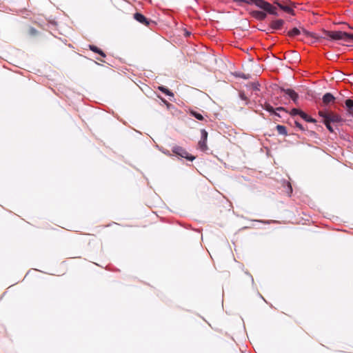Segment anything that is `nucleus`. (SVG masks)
Wrapping results in <instances>:
<instances>
[{
	"label": "nucleus",
	"instance_id": "23",
	"mask_svg": "<svg viewBox=\"0 0 353 353\" xmlns=\"http://www.w3.org/2000/svg\"><path fill=\"white\" fill-rule=\"evenodd\" d=\"M274 110H275V112H276V111H284V112H287V110H285V108H283V107H278V108H276V109H274Z\"/></svg>",
	"mask_w": 353,
	"mask_h": 353
},
{
	"label": "nucleus",
	"instance_id": "1",
	"mask_svg": "<svg viewBox=\"0 0 353 353\" xmlns=\"http://www.w3.org/2000/svg\"><path fill=\"white\" fill-rule=\"evenodd\" d=\"M318 114L322 118V122L331 133L336 134V130H339L337 124L344 121L341 115L330 110H319Z\"/></svg>",
	"mask_w": 353,
	"mask_h": 353
},
{
	"label": "nucleus",
	"instance_id": "16",
	"mask_svg": "<svg viewBox=\"0 0 353 353\" xmlns=\"http://www.w3.org/2000/svg\"><path fill=\"white\" fill-rule=\"evenodd\" d=\"M276 130L279 134L286 136L288 134L286 127L281 125H277Z\"/></svg>",
	"mask_w": 353,
	"mask_h": 353
},
{
	"label": "nucleus",
	"instance_id": "17",
	"mask_svg": "<svg viewBox=\"0 0 353 353\" xmlns=\"http://www.w3.org/2000/svg\"><path fill=\"white\" fill-rule=\"evenodd\" d=\"M301 33L300 30L297 28H294L288 32V35L290 37H295L299 35Z\"/></svg>",
	"mask_w": 353,
	"mask_h": 353
},
{
	"label": "nucleus",
	"instance_id": "15",
	"mask_svg": "<svg viewBox=\"0 0 353 353\" xmlns=\"http://www.w3.org/2000/svg\"><path fill=\"white\" fill-rule=\"evenodd\" d=\"M89 48H90V50H92V52L98 53L103 57H105V54L98 47L93 46V45H90Z\"/></svg>",
	"mask_w": 353,
	"mask_h": 353
},
{
	"label": "nucleus",
	"instance_id": "24",
	"mask_svg": "<svg viewBox=\"0 0 353 353\" xmlns=\"http://www.w3.org/2000/svg\"><path fill=\"white\" fill-rule=\"evenodd\" d=\"M288 194H291L292 192V188L291 186V184L288 182Z\"/></svg>",
	"mask_w": 353,
	"mask_h": 353
},
{
	"label": "nucleus",
	"instance_id": "22",
	"mask_svg": "<svg viewBox=\"0 0 353 353\" xmlns=\"http://www.w3.org/2000/svg\"><path fill=\"white\" fill-rule=\"evenodd\" d=\"M259 87H260V85L258 83H253L252 84V88L253 90L259 91L260 90Z\"/></svg>",
	"mask_w": 353,
	"mask_h": 353
},
{
	"label": "nucleus",
	"instance_id": "13",
	"mask_svg": "<svg viewBox=\"0 0 353 353\" xmlns=\"http://www.w3.org/2000/svg\"><path fill=\"white\" fill-rule=\"evenodd\" d=\"M300 117L304 120L306 122H308V123H316V120L315 119H313L311 117H310L309 115H307L305 112H304L303 111H302L301 112V114H300Z\"/></svg>",
	"mask_w": 353,
	"mask_h": 353
},
{
	"label": "nucleus",
	"instance_id": "8",
	"mask_svg": "<svg viewBox=\"0 0 353 353\" xmlns=\"http://www.w3.org/2000/svg\"><path fill=\"white\" fill-rule=\"evenodd\" d=\"M274 3L276 4L281 10H283L284 12L290 14L292 16L295 15L294 10L290 6H285L277 1H275Z\"/></svg>",
	"mask_w": 353,
	"mask_h": 353
},
{
	"label": "nucleus",
	"instance_id": "4",
	"mask_svg": "<svg viewBox=\"0 0 353 353\" xmlns=\"http://www.w3.org/2000/svg\"><path fill=\"white\" fill-rule=\"evenodd\" d=\"M172 152L176 155L179 156L182 158H185L191 161H192L195 159L194 156L190 154L185 149L180 146L173 147Z\"/></svg>",
	"mask_w": 353,
	"mask_h": 353
},
{
	"label": "nucleus",
	"instance_id": "25",
	"mask_svg": "<svg viewBox=\"0 0 353 353\" xmlns=\"http://www.w3.org/2000/svg\"><path fill=\"white\" fill-rule=\"evenodd\" d=\"M240 97L242 100H247V97H245V95L243 94V93H241L240 94Z\"/></svg>",
	"mask_w": 353,
	"mask_h": 353
},
{
	"label": "nucleus",
	"instance_id": "2",
	"mask_svg": "<svg viewBox=\"0 0 353 353\" xmlns=\"http://www.w3.org/2000/svg\"><path fill=\"white\" fill-rule=\"evenodd\" d=\"M324 38L333 41L342 40L347 43H353V34L342 31H325Z\"/></svg>",
	"mask_w": 353,
	"mask_h": 353
},
{
	"label": "nucleus",
	"instance_id": "14",
	"mask_svg": "<svg viewBox=\"0 0 353 353\" xmlns=\"http://www.w3.org/2000/svg\"><path fill=\"white\" fill-rule=\"evenodd\" d=\"M345 105L348 114L353 117V100L348 99L345 101Z\"/></svg>",
	"mask_w": 353,
	"mask_h": 353
},
{
	"label": "nucleus",
	"instance_id": "19",
	"mask_svg": "<svg viewBox=\"0 0 353 353\" xmlns=\"http://www.w3.org/2000/svg\"><path fill=\"white\" fill-rule=\"evenodd\" d=\"M190 114L192 116H193L194 117H195L196 119L199 120V121H203L204 120V117H203V115L196 111H194V110H191L190 111Z\"/></svg>",
	"mask_w": 353,
	"mask_h": 353
},
{
	"label": "nucleus",
	"instance_id": "12",
	"mask_svg": "<svg viewBox=\"0 0 353 353\" xmlns=\"http://www.w3.org/2000/svg\"><path fill=\"white\" fill-rule=\"evenodd\" d=\"M263 108L270 112L272 114H274L275 116H277L279 117H281L279 114H278L276 112H275L274 108L268 103H265L263 105Z\"/></svg>",
	"mask_w": 353,
	"mask_h": 353
},
{
	"label": "nucleus",
	"instance_id": "9",
	"mask_svg": "<svg viewBox=\"0 0 353 353\" xmlns=\"http://www.w3.org/2000/svg\"><path fill=\"white\" fill-rule=\"evenodd\" d=\"M134 18L137 21H139V23H141L145 26H148L150 24V21L144 15H143L142 14H141L139 12H136L134 14Z\"/></svg>",
	"mask_w": 353,
	"mask_h": 353
},
{
	"label": "nucleus",
	"instance_id": "3",
	"mask_svg": "<svg viewBox=\"0 0 353 353\" xmlns=\"http://www.w3.org/2000/svg\"><path fill=\"white\" fill-rule=\"evenodd\" d=\"M237 1H242L248 4L254 3L258 8L263 10L266 12L270 14H272L274 16H279V13L277 12V9L275 6L272 5L268 1L265 0H236Z\"/></svg>",
	"mask_w": 353,
	"mask_h": 353
},
{
	"label": "nucleus",
	"instance_id": "18",
	"mask_svg": "<svg viewBox=\"0 0 353 353\" xmlns=\"http://www.w3.org/2000/svg\"><path fill=\"white\" fill-rule=\"evenodd\" d=\"M159 90L168 96H171V97L174 96L173 93L164 86H159Z\"/></svg>",
	"mask_w": 353,
	"mask_h": 353
},
{
	"label": "nucleus",
	"instance_id": "26",
	"mask_svg": "<svg viewBox=\"0 0 353 353\" xmlns=\"http://www.w3.org/2000/svg\"><path fill=\"white\" fill-rule=\"evenodd\" d=\"M264 223H269L270 221H263Z\"/></svg>",
	"mask_w": 353,
	"mask_h": 353
},
{
	"label": "nucleus",
	"instance_id": "7",
	"mask_svg": "<svg viewBox=\"0 0 353 353\" xmlns=\"http://www.w3.org/2000/svg\"><path fill=\"white\" fill-rule=\"evenodd\" d=\"M336 98L333 96L332 94L330 92L325 93L322 97L323 103L325 105H327L330 103H334L335 102Z\"/></svg>",
	"mask_w": 353,
	"mask_h": 353
},
{
	"label": "nucleus",
	"instance_id": "21",
	"mask_svg": "<svg viewBox=\"0 0 353 353\" xmlns=\"http://www.w3.org/2000/svg\"><path fill=\"white\" fill-rule=\"evenodd\" d=\"M294 125L295 127H296L297 128H299L301 131H305L306 128L301 124L300 123L299 121H294Z\"/></svg>",
	"mask_w": 353,
	"mask_h": 353
},
{
	"label": "nucleus",
	"instance_id": "20",
	"mask_svg": "<svg viewBox=\"0 0 353 353\" xmlns=\"http://www.w3.org/2000/svg\"><path fill=\"white\" fill-rule=\"evenodd\" d=\"M301 112H302L301 110H299V109H297V108H292L291 110L290 114L292 116H296V115H299L300 116Z\"/></svg>",
	"mask_w": 353,
	"mask_h": 353
},
{
	"label": "nucleus",
	"instance_id": "10",
	"mask_svg": "<svg viewBox=\"0 0 353 353\" xmlns=\"http://www.w3.org/2000/svg\"><path fill=\"white\" fill-rule=\"evenodd\" d=\"M250 14L254 19L260 21L264 20L267 17V14L265 12L260 10H253Z\"/></svg>",
	"mask_w": 353,
	"mask_h": 353
},
{
	"label": "nucleus",
	"instance_id": "6",
	"mask_svg": "<svg viewBox=\"0 0 353 353\" xmlns=\"http://www.w3.org/2000/svg\"><path fill=\"white\" fill-rule=\"evenodd\" d=\"M284 23H285V21L283 19L273 20L270 23V28L272 32H274L276 30H281Z\"/></svg>",
	"mask_w": 353,
	"mask_h": 353
},
{
	"label": "nucleus",
	"instance_id": "5",
	"mask_svg": "<svg viewBox=\"0 0 353 353\" xmlns=\"http://www.w3.org/2000/svg\"><path fill=\"white\" fill-rule=\"evenodd\" d=\"M207 139H208V132L205 129H202L201 130V139L198 143L199 148L201 151L204 152L208 150Z\"/></svg>",
	"mask_w": 353,
	"mask_h": 353
},
{
	"label": "nucleus",
	"instance_id": "11",
	"mask_svg": "<svg viewBox=\"0 0 353 353\" xmlns=\"http://www.w3.org/2000/svg\"><path fill=\"white\" fill-rule=\"evenodd\" d=\"M281 90L288 95L294 103H296L299 99V94L294 90L283 88Z\"/></svg>",
	"mask_w": 353,
	"mask_h": 353
}]
</instances>
